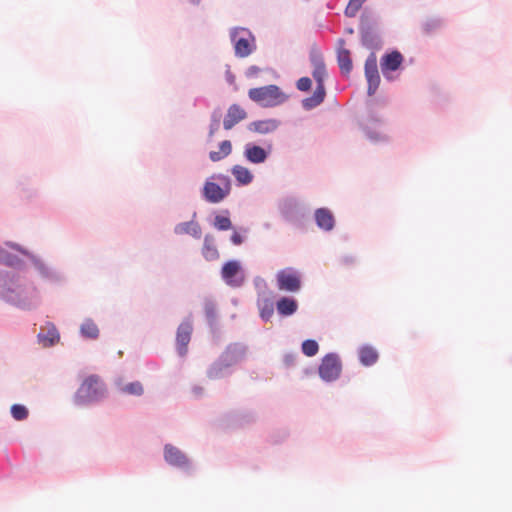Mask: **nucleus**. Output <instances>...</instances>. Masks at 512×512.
I'll return each instance as SVG.
<instances>
[{
	"mask_svg": "<svg viewBox=\"0 0 512 512\" xmlns=\"http://www.w3.org/2000/svg\"><path fill=\"white\" fill-rule=\"evenodd\" d=\"M231 190L232 180L228 175L213 173L205 179L200 196L206 203L219 204L230 195Z\"/></svg>",
	"mask_w": 512,
	"mask_h": 512,
	"instance_id": "obj_6",
	"label": "nucleus"
},
{
	"mask_svg": "<svg viewBox=\"0 0 512 512\" xmlns=\"http://www.w3.org/2000/svg\"><path fill=\"white\" fill-rule=\"evenodd\" d=\"M275 308L279 316L290 317L297 312L299 303L293 296H281L277 299Z\"/></svg>",
	"mask_w": 512,
	"mask_h": 512,
	"instance_id": "obj_26",
	"label": "nucleus"
},
{
	"mask_svg": "<svg viewBox=\"0 0 512 512\" xmlns=\"http://www.w3.org/2000/svg\"><path fill=\"white\" fill-rule=\"evenodd\" d=\"M255 419L256 414L254 411L241 409L226 413L223 421L229 428H238L253 423Z\"/></svg>",
	"mask_w": 512,
	"mask_h": 512,
	"instance_id": "obj_17",
	"label": "nucleus"
},
{
	"mask_svg": "<svg viewBox=\"0 0 512 512\" xmlns=\"http://www.w3.org/2000/svg\"><path fill=\"white\" fill-rule=\"evenodd\" d=\"M11 416L17 420V421H23L26 420L29 416V410L28 408L19 403H15L10 408Z\"/></svg>",
	"mask_w": 512,
	"mask_h": 512,
	"instance_id": "obj_38",
	"label": "nucleus"
},
{
	"mask_svg": "<svg viewBox=\"0 0 512 512\" xmlns=\"http://www.w3.org/2000/svg\"><path fill=\"white\" fill-rule=\"evenodd\" d=\"M264 146L256 142H247L243 148V157L246 162L253 165L264 164L272 153V143L266 140L263 141Z\"/></svg>",
	"mask_w": 512,
	"mask_h": 512,
	"instance_id": "obj_13",
	"label": "nucleus"
},
{
	"mask_svg": "<svg viewBox=\"0 0 512 512\" xmlns=\"http://www.w3.org/2000/svg\"><path fill=\"white\" fill-rule=\"evenodd\" d=\"M79 334L83 339L96 340L100 330L92 318H85L80 325Z\"/></svg>",
	"mask_w": 512,
	"mask_h": 512,
	"instance_id": "obj_32",
	"label": "nucleus"
},
{
	"mask_svg": "<svg viewBox=\"0 0 512 512\" xmlns=\"http://www.w3.org/2000/svg\"><path fill=\"white\" fill-rule=\"evenodd\" d=\"M352 4H354V1L348 0L346 8H345V16L348 18H352Z\"/></svg>",
	"mask_w": 512,
	"mask_h": 512,
	"instance_id": "obj_48",
	"label": "nucleus"
},
{
	"mask_svg": "<svg viewBox=\"0 0 512 512\" xmlns=\"http://www.w3.org/2000/svg\"><path fill=\"white\" fill-rule=\"evenodd\" d=\"M210 224L218 231L234 229L228 209H223L220 213L214 212V217Z\"/></svg>",
	"mask_w": 512,
	"mask_h": 512,
	"instance_id": "obj_31",
	"label": "nucleus"
},
{
	"mask_svg": "<svg viewBox=\"0 0 512 512\" xmlns=\"http://www.w3.org/2000/svg\"><path fill=\"white\" fill-rule=\"evenodd\" d=\"M365 76L368 82V93L373 95L379 87L380 76L377 67V59L375 54H371L365 63Z\"/></svg>",
	"mask_w": 512,
	"mask_h": 512,
	"instance_id": "obj_21",
	"label": "nucleus"
},
{
	"mask_svg": "<svg viewBox=\"0 0 512 512\" xmlns=\"http://www.w3.org/2000/svg\"><path fill=\"white\" fill-rule=\"evenodd\" d=\"M344 31L345 33L352 34V27H345Z\"/></svg>",
	"mask_w": 512,
	"mask_h": 512,
	"instance_id": "obj_55",
	"label": "nucleus"
},
{
	"mask_svg": "<svg viewBox=\"0 0 512 512\" xmlns=\"http://www.w3.org/2000/svg\"><path fill=\"white\" fill-rule=\"evenodd\" d=\"M365 0H354V10L359 9Z\"/></svg>",
	"mask_w": 512,
	"mask_h": 512,
	"instance_id": "obj_52",
	"label": "nucleus"
},
{
	"mask_svg": "<svg viewBox=\"0 0 512 512\" xmlns=\"http://www.w3.org/2000/svg\"><path fill=\"white\" fill-rule=\"evenodd\" d=\"M202 257L208 261H216L219 259L220 254L215 244V237L212 234H206L203 239V245L201 249Z\"/></svg>",
	"mask_w": 512,
	"mask_h": 512,
	"instance_id": "obj_29",
	"label": "nucleus"
},
{
	"mask_svg": "<svg viewBox=\"0 0 512 512\" xmlns=\"http://www.w3.org/2000/svg\"><path fill=\"white\" fill-rule=\"evenodd\" d=\"M403 62V56L399 51H392L385 54L381 59V70L386 78H390L389 73L396 71Z\"/></svg>",
	"mask_w": 512,
	"mask_h": 512,
	"instance_id": "obj_27",
	"label": "nucleus"
},
{
	"mask_svg": "<svg viewBox=\"0 0 512 512\" xmlns=\"http://www.w3.org/2000/svg\"><path fill=\"white\" fill-rule=\"evenodd\" d=\"M6 248L8 247L5 244L4 246L0 245V267L24 269L25 261Z\"/></svg>",
	"mask_w": 512,
	"mask_h": 512,
	"instance_id": "obj_28",
	"label": "nucleus"
},
{
	"mask_svg": "<svg viewBox=\"0 0 512 512\" xmlns=\"http://www.w3.org/2000/svg\"><path fill=\"white\" fill-rule=\"evenodd\" d=\"M261 71V68L256 65L249 66L245 71V77L248 79L256 77L259 72Z\"/></svg>",
	"mask_w": 512,
	"mask_h": 512,
	"instance_id": "obj_43",
	"label": "nucleus"
},
{
	"mask_svg": "<svg viewBox=\"0 0 512 512\" xmlns=\"http://www.w3.org/2000/svg\"><path fill=\"white\" fill-rule=\"evenodd\" d=\"M296 359H297V354L295 352H286L283 355L282 362H283V365L285 366V368H291V367L295 366Z\"/></svg>",
	"mask_w": 512,
	"mask_h": 512,
	"instance_id": "obj_41",
	"label": "nucleus"
},
{
	"mask_svg": "<svg viewBox=\"0 0 512 512\" xmlns=\"http://www.w3.org/2000/svg\"><path fill=\"white\" fill-rule=\"evenodd\" d=\"M225 79L229 85L235 84L236 78H235V75L230 71V69L226 70Z\"/></svg>",
	"mask_w": 512,
	"mask_h": 512,
	"instance_id": "obj_46",
	"label": "nucleus"
},
{
	"mask_svg": "<svg viewBox=\"0 0 512 512\" xmlns=\"http://www.w3.org/2000/svg\"><path fill=\"white\" fill-rule=\"evenodd\" d=\"M278 211L282 219L296 229H304L309 217V208L294 195L283 197L278 202Z\"/></svg>",
	"mask_w": 512,
	"mask_h": 512,
	"instance_id": "obj_7",
	"label": "nucleus"
},
{
	"mask_svg": "<svg viewBox=\"0 0 512 512\" xmlns=\"http://www.w3.org/2000/svg\"><path fill=\"white\" fill-rule=\"evenodd\" d=\"M274 303L270 298H265L259 303L260 318L263 322H269L274 313Z\"/></svg>",
	"mask_w": 512,
	"mask_h": 512,
	"instance_id": "obj_35",
	"label": "nucleus"
},
{
	"mask_svg": "<svg viewBox=\"0 0 512 512\" xmlns=\"http://www.w3.org/2000/svg\"><path fill=\"white\" fill-rule=\"evenodd\" d=\"M309 61L313 68L311 75L316 82V88L312 95L301 100V106L305 111H311L321 105L327 95L325 81L328 78V71L324 55L316 45L310 48Z\"/></svg>",
	"mask_w": 512,
	"mask_h": 512,
	"instance_id": "obj_3",
	"label": "nucleus"
},
{
	"mask_svg": "<svg viewBox=\"0 0 512 512\" xmlns=\"http://www.w3.org/2000/svg\"><path fill=\"white\" fill-rule=\"evenodd\" d=\"M301 352L307 357H314L319 352V344L315 339H306L301 343Z\"/></svg>",
	"mask_w": 512,
	"mask_h": 512,
	"instance_id": "obj_37",
	"label": "nucleus"
},
{
	"mask_svg": "<svg viewBox=\"0 0 512 512\" xmlns=\"http://www.w3.org/2000/svg\"><path fill=\"white\" fill-rule=\"evenodd\" d=\"M203 312L206 324L210 332L215 335L219 331L218 304L214 296L207 295L203 298Z\"/></svg>",
	"mask_w": 512,
	"mask_h": 512,
	"instance_id": "obj_15",
	"label": "nucleus"
},
{
	"mask_svg": "<svg viewBox=\"0 0 512 512\" xmlns=\"http://www.w3.org/2000/svg\"><path fill=\"white\" fill-rule=\"evenodd\" d=\"M339 265L349 266L352 264V255H343L338 258Z\"/></svg>",
	"mask_w": 512,
	"mask_h": 512,
	"instance_id": "obj_44",
	"label": "nucleus"
},
{
	"mask_svg": "<svg viewBox=\"0 0 512 512\" xmlns=\"http://www.w3.org/2000/svg\"><path fill=\"white\" fill-rule=\"evenodd\" d=\"M281 125V121L276 118H267L255 120L247 125V130L259 135H268L274 133Z\"/></svg>",
	"mask_w": 512,
	"mask_h": 512,
	"instance_id": "obj_22",
	"label": "nucleus"
},
{
	"mask_svg": "<svg viewBox=\"0 0 512 512\" xmlns=\"http://www.w3.org/2000/svg\"><path fill=\"white\" fill-rule=\"evenodd\" d=\"M247 112L239 104H232L228 107L227 113L223 118V128L231 130L239 122L247 118Z\"/></svg>",
	"mask_w": 512,
	"mask_h": 512,
	"instance_id": "obj_25",
	"label": "nucleus"
},
{
	"mask_svg": "<svg viewBox=\"0 0 512 512\" xmlns=\"http://www.w3.org/2000/svg\"><path fill=\"white\" fill-rule=\"evenodd\" d=\"M220 154L226 158L232 153V143L230 140H223L219 143Z\"/></svg>",
	"mask_w": 512,
	"mask_h": 512,
	"instance_id": "obj_42",
	"label": "nucleus"
},
{
	"mask_svg": "<svg viewBox=\"0 0 512 512\" xmlns=\"http://www.w3.org/2000/svg\"><path fill=\"white\" fill-rule=\"evenodd\" d=\"M47 331L41 327L37 334V341L45 348L54 347L60 341V333L56 325L50 321L46 322Z\"/></svg>",
	"mask_w": 512,
	"mask_h": 512,
	"instance_id": "obj_23",
	"label": "nucleus"
},
{
	"mask_svg": "<svg viewBox=\"0 0 512 512\" xmlns=\"http://www.w3.org/2000/svg\"><path fill=\"white\" fill-rule=\"evenodd\" d=\"M196 218L197 212L194 211L189 221L180 222L174 226L173 233L177 236L188 235L194 239H200L202 237V228Z\"/></svg>",
	"mask_w": 512,
	"mask_h": 512,
	"instance_id": "obj_20",
	"label": "nucleus"
},
{
	"mask_svg": "<svg viewBox=\"0 0 512 512\" xmlns=\"http://www.w3.org/2000/svg\"><path fill=\"white\" fill-rule=\"evenodd\" d=\"M313 220L316 227L324 233H329L336 227L335 215L328 207L316 208L313 213Z\"/></svg>",
	"mask_w": 512,
	"mask_h": 512,
	"instance_id": "obj_18",
	"label": "nucleus"
},
{
	"mask_svg": "<svg viewBox=\"0 0 512 512\" xmlns=\"http://www.w3.org/2000/svg\"><path fill=\"white\" fill-rule=\"evenodd\" d=\"M209 159L212 162H219L224 159V156L220 154V151H210L209 152Z\"/></svg>",
	"mask_w": 512,
	"mask_h": 512,
	"instance_id": "obj_45",
	"label": "nucleus"
},
{
	"mask_svg": "<svg viewBox=\"0 0 512 512\" xmlns=\"http://www.w3.org/2000/svg\"><path fill=\"white\" fill-rule=\"evenodd\" d=\"M193 324L190 318L184 319L177 328L176 332V350L180 357L188 352V344L191 340Z\"/></svg>",
	"mask_w": 512,
	"mask_h": 512,
	"instance_id": "obj_16",
	"label": "nucleus"
},
{
	"mask_svg": "<svg viewBox=\"0 0 512 512\" xmlns=\"http://www.w3.org/2000/svg\"><path fill=\"white\" fill-rule=\"evenodd\" d=\"M303 372H304L305 375H310V374H313L315 371H314L313 368H305L303 370Z\"/></svg>",
	"mask_w": 512,
	"mask_h": 512,
	"instance_id": "obj_53",
	"label": "nucleus"
},
{
	"mask_svg": "<svg viewBox=\"0 0 512 512\" xmlns=\"http://www.w3.org/2000/svg\"><path fill=\"white\" fill-rule=\"evenodd\" d=\"M9 249L16 251L26 257L37 277L45 284L55 287H61L67 284L68 278L65 272L51 264L47 259L36 254L21 244L14 241H5Z\"/></svg>",
	"mask_w": 512,
	"mask_h": 512,
	"instance_id": "obj_2",
	"label": "nucleus"
},
{
	"mask_svg": "<svg viewBox=\"0 0 512 512\" xmlns=\"http://www.w3.org/2000/svg\"><path fill=\"white\" fill-rule=\"evenodd\" d=\"M362 40L363 42L366 44V45H370V43L372 42V38L370 39V35L369 33H363L362 35Z\"/></svg>",
	"mask_w": 512,
	"mask_h": 512,
	"instance_id": "obj_49",
	"label": "nucleus"
},
{
	"mask_svg": "<svg viewBox=\"0 0 512 512\" xmlns=\"http://www.w3.org/2000/svg\"><path fill=\"white\" fill-rule=\"evenodd\" d=\"M247 233H248V229L247 228L240 227L239 231L234 229L233 233L230 235V242L234 246L242 245L245 242V240H246V234Z\"/></svg>",
	"mask_w": 512,
	"mask_h": 512,
	"instance_id": "obj_39",
	"label": "nucleus"
},
{
	"mask_svg": "<svg viewBox=\"0 0 512 512\" xmlns=\"http://www.w3.org/2000/svg\"><path fill=\"white\" fill-rule=\"evenodd\" d=\"M248 97L261 108H275L289 100V95L276 84L250 88Z\"/></svg>",
	"mask_w": 512,
	"mask_h": 512,
	"instance_id": "obj_8",
	"label": "nucleus"
},
{
	"mask_svg": "<svg viewBox=\"0 0 512 512\" xmlns=\"http://www.w3.org/2000/svg\"><path fill=\"white\" fill-rule=\"evenodd\" d=\"M231 174L234 176L236 186L238 187L247 186L254 180V175L251 170L242 165H234L231 168Z\"/></svg>",
	"mask_w": 512,
	"mask_h": 512,
	"instance_id": "obj_30",
	"label": "nucleus"
},
{
	"mask_svg": "<svg viewBox=\"0 0 512 512\" xmlns=\"http://www.w3.org/2000/svg\"><path fill=\"white\" fill-rule=\"evenodd\" d=\"M342 369L343 365L339 354L329 352L321 358L317 374L324 383H333L340 378Z\"/></svg>",
	"mask_w": 512,
	"mask_h": 512,
	"instance_id": "obj_10",
	"label": "nucleus"
},
{
	"mask_svg": "<svg viewBox=\"0 0 512 512\" xmlns=\"http://www.w3.org/2000/svg\"><path fill=\"white\" fill-rule=\"evenodd\" d=\"M295 86L300 92H310L312 90L313 82L310 77L303 76L296 81Z\"/></svg>",
	"mask_w": 512,
	"mask_h": 512,
	"instance_id": "obj_40",
	"label": "nucleus"
},
{
	"mask_svg": "<svg viewBox=\"0 0 512 512\" xmlns=\"http://www.w3.org/2000/svg\"><path fill=\"white\" fill-rule=\"evenodd\" d=\"M120 392L128 395L140 397L144 394V387L138 380L129 382L120 388Z\"/></svg>",
	"mask_w": 512,
	"mask_h": 512,
	"instance_id": "obj_36",
	"label": "nucleus"
},
{
	"mask_svg": "<svg viewBox=\"0 0 512 512\" xmlns=\"http://www.w3.org/2000/svg\"><path fill=\"white\" fill-rule=\"evenodd\" d=\"M192 391L196 396H200L203 393V388L201 386H194Z\"/></svg>",
	"mask_w": 512,
	"mask_h": 512,
	"instance_id": "obj_51",
	"label": "nucleus"
},
{
	"mask_svg": "<svg viewBox=\"0 0 512 512\" xmlns=\"http://www.w3.org/2000/svg\"><path fill=\"white\" fill-rule=\"evenodd\" d=\"M352 4H354V1L348 0L346 8H345V16L348 18H352Z\"/></svg>",
	"mask_w": 512,
	"mask_h": 512,
	"instance_id": "obj_47",
	"label": "nucleus"
},
{
	"mask_svg": "<svg viewBox=\"0 0 512 512\" xmlns=\"http://www.w3.org/2000/svg\"><path fill=\"white\" fill-rule=\"evenodd\" d=\"M163 457L165 462L174 468L188 472L191 469V461L187 455L178 447L167 443L163 448Z\"/></svg>",
	"mask_w": 512,
	"mask_h": 512,
	"instance_id": "obj_14",
	"label": "nucleus"
},
{
	"mask_svg": "<svg viewBox=\"0 0 512 512\" xmlns=\"http://www.w3.org/2000/svg\"><path fill=\"white\" fill-rule=\"evenodd\" d=\"M254 284L256 287H259L260 285L265 284V280L260 276H256L254 278Z\"/></svg>",
	"mask_w": 512,
	"mask_h": 512,
	"instance_id": "obj_50",
	"label": "nucleus"
},
{
	"mask_svg": "<svg viewBox=\"0 0 512 512\" xmlns=\"http://www.w3.org/2000/svg\"><path fill=\"white\" fill-rule=\"evenodd\" d=\"M15 189L19 198L26 204H31L40 197L39 189L30 184L28 177H19Z\"/></svg>",
	"mask_w": 512,
	"mask_h": 512,
	"instance_id": "obj_19",
	"label": "nucleus"
},
{
	"mask_svg": "<svg viewBox=\"0 0 512 512\" xmlns=\"http://www.w3.org/2000/svg\"><path fill=\"white\" fill-rule=\"evenodd\" d=\"M222 281L230 288H241L246 281L245 269L238 259L225 261L220 269Z\"/></svg>",
	"mask_w": 512,
	"mask_h": 512,
	"instance_id": "obj_11",
	"label": "nucleus"
},
{
	"mask_svg": "<svg viewBox=\"0 0 512 512\" xmlns=\"http://www.w3.org/2000/svg\"><path fill=\"white\" fill-rule=\"evenodd\" d=\"M222 116L223 114L220 107L214 108L213 111L211 112L208 132L209 138H212L214 134L219 130Z\"/></svg>",
	"mask_w": 512,
	"mask_h": 512,
	"instance_id": "obj_34",
	"label": "nucleus"
},
{
	"mask_svg": "<svg viewBox=\"0 0 512 512\" xmlns=\"http://www.w3.org/2000/svg\"><path fill=\"white\" fill-rule=\"evenodd\" d=\"M107 395L106 384L96 374L88 375L73 395V404L88 407L98 404Z\"/></svg>",
	"mask_w": 512,
	"mask_h": 512,
	"instance_id": "obj_5",
	"label": "nucleus"
},
{
	"mask_svg": "<svg viewBox=\"0 0 512 512\" xmlns=\"http://www.w3.org/2000/svg\"><path fill=\"white\" fill-rule=\"evenodd\" d=\"M22 269L0 267V302L23 312L37 310L41 295L34 282L21 274Z\"/></svg>",
	"mask_w": 512,
	"mask_h": 512,
	"instance_id": "obj_1",
	"label": "nucleus"
},
{
	"mask_svg": "<svg viewBox=\"0 0 512 512\" xmlns=\"http://www.w3.org/2000/svg\"><path fill=\"white\" fill-rule=\"evenodd\" d=\"M345 40L339 38L337 41V64L342 76H347L352 71V57L349 49L344 48Z\"/></svg>",
	"mask_w": 512,
	"mask_h": 512,
	"instance_id": "obj_24",
	"label": "nucleus"
},
{
	"mask_svg": "<svg viewBox=\"0 0 512 512\" xmlns=\"http://www.w3.org/2000/svg\"><path fill=\"white\" fill-rule=\"evenodd\" d=\"M248 346L242 342L229 343L219 357L208 367L206 375L216 380L230 376L233 367L240 364L247 357Z\"/></svg>",
	"mask_w": 512,
	"mask_h": 512,
	"instance_id": "obj_4",
	"label": "nucleus"
},
{
	"mask_svg": "<svg viewBox=\"0 0 512 512\" xmlns=\"http://www.w3.org/2000/svg\"><path fill=\"white\" fill-rule=\"evenodd\" d=\"M230 40L233 44L234 55L237 58H246L254 53L257 49L256 37L248 28H231Z\"/></svg>",
	"mask_w": 512,
	"mask_h": 512,
	"instance_id": "obj_9",
	"label": "nucleus"
},
{
	"mask_svg": "<svg viewBox=\"0 0 512 512\" xmlns=\"http://www.w3.org/2000/svg\"><path fill=\"white\" fill-rule=\"evenodd\" d=\"M192 5H199L201 0H188Z\"/></svg>",
	"mask_w": 512,
	"mask_h": 512,
	"instance_id": "obj_54",
	"label": "nucleus"
},
{
	"mask_svg": "<svg viewBox=\"0 0 512 512\" xmlns=\"http://www.w3.org/2000/svg\"><path fill=\"white\" fill-rule=\"evenodd\" d=\"M276 285L279 290L296 293L302 288V275L294 267H286L276 273Z\"/></svg>",
	"mask_w": 512,
	"mask_h": 512,
	"instance_id": "obj_12",
	"label": "nucleus"
},
{
	"mask_svg": "<svg viewBox=\"0 0 512 512\" xmlns=\"http://www.w3.org/2000/svg\"><path fill=\"white\" fill-rule=\"evenodd\" d=\"M358 357L362 365L371 366L377 362L379 354L374 347L365 345L359 349Z\"/></svg>",
	"mask_w": 512,
	"mask_h": 512,
	"instance_id": "obj_33",
	"label": "nucleus"
}]
</instances>
